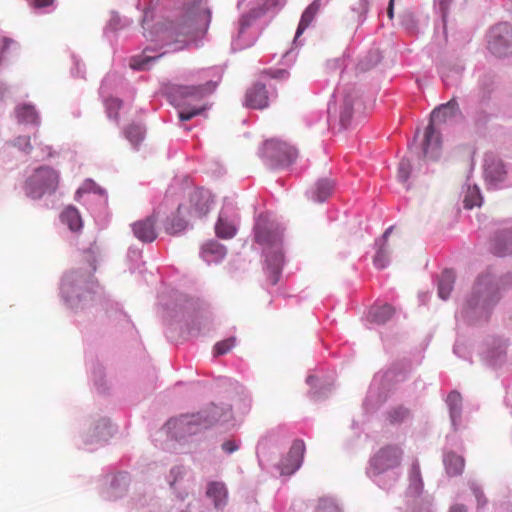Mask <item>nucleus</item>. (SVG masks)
<instances>
[{
  "instance_id": "obj_1",
  "label": "nucleus",
  "mask_w": 512,
  "mask_h": 512,
  "mask_svg": "<svg viewBox=\"0 0 512 512\" xmlns=\"http://www.w3.org/2000/svg\"><path fill=\"white\" fill-rule=\"evenodd\" d=\"M255 240L269 249L266 252V273L269 283L275 285L279 281L284 263V255L280 247L282 231L278 225L261 216L255 226Z\"/></svg>"
},
{
  "instance_id": "obj_2",
  "label": "nucleus",
  "mask_w": 512,
  "mask_h": 512,
  "mask_svg": "<svg viewBox=\"0 0 512 512\" xmlns=\"http://www.w3.org/2000/svg\"><path fill=\"white\" fill-rule=\"evenodd\" d=\"M460 114L459 105L455 99H451L432 111L430 123L424 135L423 157L425 160H436L440 156L441 139L437 127L452 121Z\"/></svg>"
},
{
  "instance_id": "obj_3",
  "label": "nucleus",
  "mask_w": 512,
  "mask_h": 512,
  "mask_svg": "<svg viewBox=\"0 0 512 512\" xmlns=\"http://www.w3.org/2000/svg\"><path fill=\"white\" fill-rule=\"evenodd\" d=\"M59 178L55 169L49 166L39 167L26 181V193L34 199L41 198L46 193H54L58 188Z\"/></svg>"
},
{
  "instance_id": "obj_4",
  "label": "nucleus",
  "mask_w": 512,
  "mask_h": 512,
  "mask_svg": "<svg viewBox=\"0 0 512 512\" xmlns=\"http://www.w3.org/2000/svg\"><path fill=\"white\" fill-rule=\"evenodd\" d=\"M186 22L180 26L179 34L188 36L194 30H206L211 20V11L207 7L206 0H192L187 5Z\"/></svg>"
},
{
  "instance_id": "obj_5",
  "label": "nucleus",
  "mask_w": 512,
  "mask_h": 512,
  "mask_svg": "<svg viewBox=\"0 0 512 512\" xmlns=\"http://www.w3.org/2000/svg\"><path fill=\"white\" fill-rule=\"evenodd\" d=\"M263 155L276 165H289L298 155L297 150L286 142L278 139L266 140L263 145Z\"/></svg>"
},
{
  "instance_id": "obj_6",
  "label": "nucleus",
  "mask_w": 512,
  "mask_h": 512,
  "mask_svg": "<svg viewBox=\"0 0 512 512\" xmlns=\"http://www.w3.org/2000/svg\"><path fill=\"white\" fill-rule=\"evenodd\" d=\"M488 48L499 57L512 54V28L508 24L495 26L490 33Z\"/></svg>"
},
{
  "instance_id": "obj_7",
  "label": "nucleus",
  "mask_w": 512,
  "mask_h": 512,
  "mask_svg": "<svg viewBox=\"0 0 512 512\" xmlns=\"http://www.w3.org/2000/svg\"><path fill=\"white\" fill-rule=\"evenodd\" d=\"M402 451L397 446L382 448L371 460V467L375 473H382L399 465Z\"/></svg>"
},
{
  "instance_id": "obj_8",
  "label": "nucleus",
  "mask_w": 512,
  "mask_h": 512,
  "mask_svg": "<svg viewBox=\"0 0 512 512\" xmlns=\"http://www.w3.org/2000/svg\"><path fill=\"white\" fill-rule=\"evenodd\" d=\"M484 177L490 185L497 186L502 183L507 177V169L503 161L493 154H486Z\"/></svg>"
},
{
  "instance_id": "obj_9",
  "label": "nucleus",
  "mask_w": 512,
  "mask_h": 512,
  "mask_svg": "<svg viewBox=\"0 0 512 512\" xmlns=\"http://www.w3.org/2000/svg\"><path fill=\"white\" fill-rule=\"evenodd\" d=\"M217 87V82L207 81L201 85H181L174 88V94L180 98L202 99L212 94Z\"/></svg>"
},
{
  "instance_id": "obj_10",
  "label": "nucleus",
  "mask_w": 512,
  "mask_h": 512,
  "mask_svg": "<svg viewBox=\"0 0 512 512\" xmlns=\"http://www.w3.org/2000/svg\"><path fill=\"white\" fill-rule=\"evenodd\" d=\"M222 414L220 413L219 407L216 405H212L208 411L207 415L203 416L201 413H198L196 415H182L178 419L174 421L176 425L179 427H185L190 425H210L213 422L218 421L221 418Z\"/></svg>"
},
{
  "instance_id": "obj_11",
  "label": "nucleus",
  "mask_w": 512,
  "mask_h": 512,
  "mask_svg": "<svg viewBox=\"0 0 512 512\" xmlns=\"http://www.w3.org/2000/svg\"><path fill=\"white\" fill-rule=\"evenodd\" d=\"M210 205V194L203 190H196L190 194L189 206L186 205L188 209L186 212L195 217H202L209 212Z\"/></svg>"
},
{
  "instance_id": "obj_12",
  "label": "nucleus",
  "mask_w": 512,
  "mask_h": 512,
  "mask_svg": "<svg viewBox=\"0 0 512 512\" xmlns=\"http://www.w3.org/2000/svg\"><path fill=\"white\" fill-rule=\"evenodd\" d=\"M155 215L148 216L132 224V230L137 239L142 242H153L157 238Z\"/></svg>"
},
{
  "instance_id": "obj_13",
  "label": "nucleus",
  "mask_w": 512,
  "mask_h": 512,
  "mask_svg": "<svg viewBox=\"0 0 512 512\" xmlns=\"http://www.w3.org/2000/svg\"><path fill=\"white\" fill-rule=\"evenodd\" d=\"M268 92L262 84H255L247 90L245 95V105L252 109H264L268 107Z\"/></svg>"
},
{
  "instance_id": "obj_14",
  "label": "nucleus",
  "mask_w": 512,
  "mask_h": 512,
  "mask_svg": "<svg viewBox=\"0 0 512 512\" xmlns=\"http://www.w3.org/2000/svg\"><path fill=\"white\" fill-rule=\"evenodd\" d=\"M393 230L394 226H390L382 236L381 244L373 260L375 267L378 269H383L387 266L389 253L388 237L392 234Z\"/></svg>"
},
{
  "instance_id": "obj_15",
  "label": "nucleus",
  "mask_w": 512,
  "mask_h": 512,
  "mask_svg": "<svg viewBox=\"0 0 512 512\" xmlns=\"http://www.w3.org/2000/svg\"><path fill=\"white\" fill-rule=\"evenodd\" d=\"M187 207L185 204H180L177 208V215L168 219L165 229L169 234H177L187 227V221L184 216L187 214Z\"/></svg>"
},
{
  "instance_id": "obj_16",
  "label": "nucleus",
  "mask_w": 512,
  "mask_h": 512,
  "mask_svg": "<svg viewBox=\"0 0 512 512\" xmlns=\"http://www.w3.org/2000/svg\"><path fill=\"white\" fill-rule=\"evenodd\" d=\"M279 3V0H264L263 6L258 9H253L246 15H243L240 20V32H243L247 27L250 26V24L257 19L258 17L262 16L266 10L277 6Z\"/></svg>"
},
{
  "instance_id": "obj_17",
  "label": "nucleus",
  "mask_w": 512,
  "mask_h": 512,
  "mask_svg": "<svg viewBox=\"0 0 512 512\" xmlns=\"http://www.w3.org/2000/svg\"><path fill=\"white\" fill-rule=\"evenodd\" d=\"M225 255V247L216 241L207 242L202 247V258L208 263L219 261Z\"/></svg>"
},
{
  "instance_id": "obj_18",
  "label": "nucleus",
  "mask_w": 512,
  "mask_h": 512,
  "mask_svg": "<svg viewBox=\"0 0 512 512\" xmlns=\"http://www.w3.org/2000/svg\"><path fill=\"white\" fill-rule=\"evenodd\" d=\"M443 462L445 465L446 472L450 476L460 475L464 470V458L462 456L455 454L454 452L446 453Z\"/></svg>"
},
{
  "instance_id": "obj_19",
  "label": "nucleus",
  "mask_w": 512,
  "mask_h": 512,
  "mask_svg": "<svg viewBox=\"0 0 512 512\" xmlns=\"http://www.w3.org/2000/svg\"><path fill=\"white\" fill-rule=\"evenodd\" d=\"M320 9V2L319 0L313 1L303 12L297 31H296V38L299 37L312 23L314 20L316 14L318 13Z\"/></svg>"
},
{
  "instance_id": "obj_20",
  "label": "nucleus",
  "mask_w": 512,
  "mask_h": 512,
  "mask_svg": "<svg viewBox=\"0 0 512 512\" xmlns=\"http://www.w3.org/2000/svg\"><path fill=\"white\" fill-rule=\"evenodd\" d=\"M305 452V444L302 440H296L293 442L290 451L288 453V461H291V468L287 470L288 473H293L296 471L303 459V455Z\"/></svg>"
},
{
  "instance_id": "obj_21",
  "label": "nucleus",
  "mask_w": 512,
  "mask_h": 512,
  "mask_svg": "<svg viewBox=\"0 0 512 512\" xmlns=\"http://www.w3.org/2000/svg\"><path fill=\"white\" fill-rule=\"evenodd\" d=\"M394 314V308L389 304L373 306L369 311V318L372 322L383 324Z\"/></svg>"
},
{
  "instance_id": "obj_22",
  "label": "nucleus",
  "mask_w": 512,
  "mask_h": 512,
  "mask_svg": "<svg viewBox=\"0 0 512 512\" xmlns=\"http://www.w3.org/2000/svg\"><path fill=\"white\" fill-rule=\"evenodd\" d=\"M61 219L72 231H79L82 228V219L79 211L75 207H67L62 212Z\"/></svg>"
},
{
  "instance_id": "obj_23",
  "label": "nucleus",
  "mask_w": 512,
  "mask_h": 512,
  "mask_svg": "<svg viewBox=\"0 0 512 512\" xmlns=\"http://www.w3.org/2000/svg\"><path fill=\"white\" fill-rule=\"evenodd\" d=\"M455 280V275L451 270H445L442 272L439 283H438V294L443 300H446L452 289Z\"/></svg>"
},
{
  "instance_id": "obj_24",
  "label": "nucleus",
  "mask_w": 512,
  "mask_h": 512,
  "mask_svg": "<svg viewBox=\"0 0 512 512\" xmlns=\"http://www.w3.org/2000/svg\"><path fill=\"white\" fill-rule=\"evenodd\" d=\"M215 231L218 237L229 239L236 234V227L233 222L229 221L228 218L221 213L216 224Z\"/></svg>"
},
{
  "instance_id": "obj_25",
  "label": "nucleus",
  "mask_w": 512,
  "mask_h": 512,
  "mask_svg": "<svg viewBox=\"0 0 512 512\" xmlns=\"http://www.w3.org/2000/svg\"><path fill=\"white\" fill-rule=\"evenodd\" d=\"M410 410L402 405L392 407L386 413V420L391 425H398L410 417Z\"/></svg>"
},
{
  "instance_id": "obj_26",
  "label": "nucleus",
  "mask_w": 512,
  "mask_h": 512,
  "mask_svg": "<svg viewBox=\"0 0 512 512\" xmlns=\"http://www.w3.org/2000/svg\"><path fill=\"white\" fill-rule=\"evenodd\" d=\"M207 495L213 499L216 507L221 506L227 496L225 485L220 482H211L207 488Z\"/></svg>"
},
{
  "instance_id": "obj_27",
  "label": "nucleus",
  "mask_w": 512,
  "mask_h": 512,
  "mask_svg": "<svg viewBox=\"0 0 512 512\" xmlns=\"http://www.w3.org/2000/svg\"><path fill=\"white\" fill-rule=\"evenodd\" d=\"M16 115L19 122L27 123V124H38L39 117L34 108L31 105H22L17 107Z\"/></svg>"
},
{
  "instance_id": "obj_28",
  "label": "nucleus",
  "mask_w": 512,
  "mask_h": 512,
  "mask_svg": "<svg viewBox=\"0 0 512 512\" xmlns=\"http://www.w3.org/2000/svg\"><path fill=\"white\" fill-rule=\"evenodd\" d=\"M334 183L329 179H321L317 182L314 196L319 202L325 201L333 192Z\"/></svg>"
},
{
  "instance_id": "obj_29",
  "label": "nucleus",
  "mask_w": 512,
  "mask_h": 512,
  "mask_svg": "<svg viewBox=\"0 0 512 512\" xmlns=\"http://www.w3.org/2000/svg\"><path fill=\"white\" fill-rule=\"evenodd\" d=\"M462 397L459 392L452 391L447 397V403L450 407L451 418L454 421L460 414Z\"/></svg>"
},
{
  "instance_id": "obj_30",
  "label": "nucleus",
  "mask_w": 512,
  "mask_h": 512,
  "mask_svg": "<svg viewBox=\"0 0 512 512\" xmlns=\"http://www.w3.org/2000/svg\"><path fill=\"white\" fill-rule=\"evenodd\" d=\"M504 246H501L500 240H496L494 244V253L498 256L512 254V231L508 232L504 238Z\"/></svg>"
},
{
  "instance_id": "obj_31",
  "label": "nucleus",
  "mask_w": 512,
  "mask_h": 512,
  "mask_svg": "<svg viewBox=\"0 0 512 512\" xmlns=\"http://www.w3.org/2000/svg\"><path fill=\"white\" fill-rule=\"evenodd\" d=\"M159 56L154 57L146 54V50L142 55L133 57L130 60V67L136 70H145L148 67V63L157 59Z\"/></svg>"
},
{
  "instance_id": "obj_32",
  "label": "nucleus",
  "mask_w": 512,
  "mask_h": 512,
  "mask_svg": "<svg viewBox=\"0 0 512 512\" xmlns=\"http://www.w3.org/2000/svg\"><path fill=\"white\" fill-rule=\"evenodd\" d=\"M106 111L109 118H113L118 122L119 120V110L122 107V101L118 98H108L105 102Z\"/></svg>"
},
{
  "instance_id": "obj_33",
  "label": "nucleus",
  "mask_w": 512,
  "mask_h": 512,
  "mask_svg": "<svg viewBox=\"0 0 512 512\" xmlns=\"http://www.w3.org/2000/svg\"><path fill=\"white\" fill-rule=\"evenodd\" d=\"M236 345V337H230L228 339L219 341L214 346V354L224 355L232 350L233 347Z\"/></svg>"
},
{
  "instance_id": "obj_34",
  "label": "nucleus",
  "mask_w": 512,
  "mask_h": 512,
  "mask_svg": "<svg viewBox=\"0 0 512 512\" xmlns=\"http://www.w3.org/2000/svg\"><path fill=\"white\" fill-rule=\"evenodd\" d=\"M126 138L134 145L143 139V129L139 125H130L125 130Z\"/></svg>"
},
{
  "instance_id": "obj_35",
  "label": "nucleus",
  "mask_w": 512,
  "mask_h": 512,
  "mask_svg": "<svg viewBox=\"0 0 512 512\" xmlns=\"http://www.w3.org/2000/svg\"><path fill=\"white\" fill-rule=\"evenodd\" d=\"M481 205V196L479 191L474 189H469L468 194L464 198V207L467 209H472L475 206Z\"/></svg>"
},
{
  "instance_id": "obj_36",
  "label": "nucleus",
  "mask_w": 512,
  "mask_h": 512,
  "mask_svg": "<svg viewBox=\"0 0 512 512\" xmlns=\"http://www.w3.org/2000/svg\"><path fill=\"white\" fill-rule=\"evenodd\" d=\"M411 172V164L408 160H401L398 166V178L402 182H406L409 179Z\"/></svg>"
},
{
  "instance_id": "obj_37",
  "label": "nucleus",
  "mask_w": 512,
  "mask_h": 512,
  "mask_svg": "<svg viewBox=\"0 0 512 512\" xmlns=\"http://www.w3.org/2000/svg\"><path fill=\"white\" fill-rule=\"evenodd\" d=\"M316 512H340V509L332 500L320 499Z\"/></svg>"
},
{
  "instance_id": "obj_38",
  "label": "nucleus",
  "mask_w": 512,
  "mask_h": 512,
  "mask_svg": "<svg viewBox=\"0 0 512 512\" xmlns=\"http://www.w3.org/2000/svg\"><path fill=\"white\" fill-rule=\"evenodd\" d=\"M205 109H206V107L203 106L200 108H194V109L187 110V111H180L179 119L181 121H188V120L192 119L194 116L201 114Z\"/></svg>"
},
{
  "instance_id": "obj_39",
  "label": "nucleus",
  "mask_w": 512,
  "mask_h": 512,
  "mask_svg": "<svg viewBox=\"0 0 512 512\" xmlns=\"http://www.w3.org/2000/svg\"><path fill=\"white\" fill-rule=\"evenodd\" d=\"M15 146L24 152H30L32 150V146L30 143V137L28 136H20L15 140Z\"/></svg>"
},
{
  "instance_id": "obj_40",
  "label": "nucleus",
  "mask_w": 512,
  "mask_h": 512,
  "mask_svg": "<svg viewBox=\"0 0 512 512\" xmlns=\"http://www.w3.org/2000/svg\"><path fill=\"white\" fill-rule=\"evenodd\" d=\"M238 448L239 445L234 440H227L222 444V449L229 454L237 451Z\"/></svg>"
},
{
  "instance_id": "obj_41",
  "label": "nucleus",
  "mask_w": 512,
  "mask_h": 512,
  "mask_svg": "<svg viewBox=\"0 0 512 512\" xmlns=\"http://www.w3.org/2000/svg\"><path fill=\"white\" fill-rule=\"evenodd\" d=\"M351 115H352L351 107L346 106L340 116V121H341L342 125L346 126L348 124V122L351 118Z\"/></svg>"
},
{
  "instance_id": "obj_42",
  "label": "nucleus",
  "mask_w": 512,
  "mask_h": 512,
  "mask_svg": "<svg viewBox=\"0 0 512 512\" xmlns=\"http://www.w3.org/2000/svg\"><path fill=\"white\" fill-rule=\"evenodd\" d=\"M31 2L35 7L42 8L52 5L54 0H31Z\"/></svg>"
},
{
  "instance_id": "obj_43",
  "label": "nucleus",
  "mask_w": 512,
  "mask_h": 512,
  "mask_svg": "<svg viewBox=\"0 0 512 512\" xmlns=\"http://www.w3.org/2000/svg\"><path fill=\"white\" fill-rule=\"evenodd\" d=\"M474 494H475V497H476V499H477L478 506H479V507H482L483 505H485V503H486V499L484 498L483 493H482L480 490L475 489V490H474Z\"/></svg>"
},
{
  "instance_id": "obj_44",
  "label": "nucleus",
  "mask_w": 512,
  "mask_h": 512,
  "mask_svg": "<svg viewBox=\"0 0 512 512\" xmlns=\"http://www.w3.org/2000/svg\"><path fill=\"white\" fill-rule=\"evenodd\" d=\"M449 512H467V509L464 505L456 504L450 508Z\"/></svg>"
},
{
  "instance_id": "obj_45",
  "label": "nucleus",
  "mask_w": 512,
  "mask_h": 512,
  "mask_svg": "<svg viewBox=\"0 0 512 512\" xmlns=\"http://www.w3.org/2000/svg\"><path fill=\"white\" fill-rule=\"evenodd\" d=\"M273 78H285L287 77L288 73L285 70H277L275 73L270 74Z\"/></svg>"
},
{
  "instance_id": "obj_46",
  "label": "nucleus",
  "mask_w": 512,
  "mask_h": 512,
  "mask_svg": "<svg viewBox=\"0 0 512 512\" xmlns=\"http://www.w3.org/2000/svg\"><path fill=\"white\" fill-rule=\"evenodd\" d=\"M74 280V273L67 274L63 280V285H70Z\"/></svg>"
},
{
  "instance_id": "obj_47",
  "label": "nucleus",
  "mask_w": 512,
  "mask_h": 512,
  "mask_svg": "<svg viewBox=\"0 0 512 512\" xmlns=\"http://www.w3.org/2000/svg\"><path fill=\"white\" fill-rule=\"evenodd\" d=\"M393 9H394V0H390L388 8H387V14L390 19L393 18Z\"/></svg>"
},
{
  "instance_id": "obj_48",
  "label": "nucleus",
  "mask_w": 512,
  "mask_h": 512,
  "mask_svg": "<svg viewBox=\"0 0 512 512\" xmlns=\"http://www.w3.org/2000/svg\"><path fill=\"white\" fill-rule=\"evenodd\" d=\"M487 282H488V278L479 279V281L477 282L476 287H475L476 291L481 292V286L486 284Z\"/></svg>"
},
{
  "instance_id": "obj_49",
  "label": "nucleus",
  "mask_w": 512,
  "mask_h": 512,
  "mask_svg": "<svg viewBox=\"0 0 512 512\" xmlns=\"http://www.w3.org/2000/svg\"><path fill=\"white\" fill-rule=\"evenodd\" d=\"M189 433H194V431L191 428H188L187 430Z\"/></svg>"
}]
</instances>
